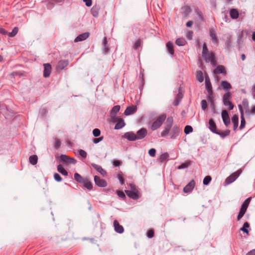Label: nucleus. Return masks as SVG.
Listing matches in <instances>:
<instances>
[{"mask_svg": "<svg viewBox=\"0 0 255 255\" xmlns=\"http://www.w3.org/2000/svg\"><path fill=\"white\" fill-rule=\"evenodd\" d=\"M202 56L206 63L210 62L213 66L217 65V60L214 53L213 52H209L205 43L203 45Z\"/></svg>", "mask_w": 255, "mask_h": 255, "instance_id": "f257e3e1", "label": "nucleus"}, {"mask_svg": "<svg viewBox=\"0 0 255 255\" xmlns=\"http://www.w3.org/2000/svg\"><path fill=\"white\" fill-rule=\"evenodd\" d=\"M131 190H126L128 196L133 200H137L139 198V193L137 190L136 186L133 184H129Z\"/></svg>", "mask_w": 255, "mask_h": 255, "instance_id": "f03ea898", "label": "nucleus"}, {"mask_svg": "<svg viewBox=\"0 0 255 255\" xmlns=\"http://www.w3.org/2000/svg\"><path fill=\"white\" fill-rule=\"evenodd\" d=\"M173 123V119L172 117H168L166 120L164 130L161 132V137H165L171 130Z\"/></svg>", "mask_w": 255, "mask_h": 255, "instance_id": "7ed1b4c3", "label": "nucleus"}, {"mask_svg": "<svg viewBox=\"0 0 255 255\" xmlns=\"http://www.w3.org/2000/svg\"><path fill=\"white\" fill-rule=\"evenodd\" d=\"M251 197L247 198L242 204L240 212L237 216V220L240 221L247 211L249 205L251 201Z\"/></svg>", "mask_w": 255, "mask_h": 255, "instance_id": "20e7f679", "label": "nucleus"}, {"mask_svg": "<svg viewBox=\"0 0 255 255\" xmlns=\"http://www.w3.org/2000/svg\"><path fill=\"white\" fill-rule=\"evenodd\" d=\"M166 117V116L165 114H162L158 117L156 120L152 123L151 126V129L152 130H155L160 127L163 122L165 120Z\"/></svg>", "mask_w": 255, "mask_h": 255, "instance_id": "39448f33", "label": "nucleus"}, {"mask_svg": "<svg viewBox=\"0 0 255 255\" xmlns=\"http://www.w3.org/2000/svg\"><path fill=\"white\" fill-rule=\"evenodd\" d=\"M231 92L228 91L225 94L223 97V102L224 105L228 107L229 110H232L234 108V105L231 101Z\"/></svg>", "mask_w": 255, "mask_h": 255, "instance_id": "423d86ee", "label": "nucleus"}, {"mask_svg": "<svg viewBox=\"0 0 255 255\" xmlns=\"http://www.w3.org/2000/svg\"><path fill=\"white\" fill-rule=\"evenodd\" d=\"M242 173V170L239 169L236 172L231 174L225 180V183L227 184H230L235 181Z\"/></svg>", "mask_w": 255, "mask_h": 255, "instance_id": "0eeeda50", "label": "nucleus"}, {"mask_svg": "<svg viewBox=\"0 0 255 255\" xmlns=\"http://www.w3.org/2000/svg\"><path fill=\"white\" fill-rule=\"evenodd\" d=\"M60 161L65 163L66 164H75L77 162L76 160L72 157H69L67 155L65 154H61L60 156Z\"/></svg>", "mask_w": 255, "mask_h": 255, "instance_id": "6e6552de", "label": "nucleus"}, {"mask_svg": "<svg viewBox=\"0 0 255 255\" xmlns=\"http://www.w3.org/2000/svg\"><path fill=\"white\" fill-rule=\"evenodd\" d=\"M181 133V129L177 126H174L170 132V138L176 139Z\"/></svg>", "mask_w": 255, "mask_h": 255, "instance_id": "1a4fd4ad", "label": "nucleus"}, {"mask_svg": "<svg viewBox=\"0 0 255 255\" xmlns=\"http://www.w3.org/2000/svg\"><path fill=\"white\" fill-rule=\"evenodd\" d=\"M112 119L114 122L117 123L115 127V129H121L125 126L126 124L123 119L115 117V118H113Z\"/></svg>", "mask_w": 255, "mask_h": 255, "instance_id": "9d476101", "label": "nucleus"}, {"mask_svg": "<svg viewBox=\"0 0 255 255\" xmlns=\"http://www.w3.org/2000/svg\"><path fill=\"white\" fill-rule=\"evenodd\" d=\"M94 181L97 186L100 187H105L107 186V183L105 180L100 178L96 175L94 176Z\"/></svg>", "mask_w": 255, "mask_h": 255, "instance_id": "9b49d317", "label": "nucleus"}, {"mask_svg": "<svg viewBox=\"0 0 255 255\" xmlns=\"http://www.w3.org/2000/svg\"><path fill=\"white\" fill-rule=\"evenodd\" d=\"M136 134L137 140H140L143 139L147 134V129L145 128H141L139 129Z\"/></svg>", "mask_w": 255, "mask_h": 255, "instance_id": "f8f14e48", "label": "nucleus"}, {"mask_svg": "<svg viewBox=\"0 0 255 255\" xmlns=\"http://www.w3.org/2000/svg\"><path fill=\"white\" fill-rule=\"evenodd\" d=\"M123 137L130 141L137 140L136 134L133 131H128L126 132L123 135Z\"/></svg>", "mask_w": 255, "mask_h": 255, "instance_id": "ddd939ff", "label": "nucleus"}, {"mask_svg": "<svg viewBox=\"0 0 255 255\" xmlns=\"http://www.w3.org/2000/svg\"><path fill=\"white\" fill-rule=\"evenodd\" d=\"M43 76L45 78L49 77L51 73L52 67L49 63L44 64Z\"/></svg>", "mask_w": 255, "mask_h": 255, "instance_id": "4468645a", "label": "nucleus"}, {"mask_svg": "<svg viewBox=\"0 0 255 255\" xmlns=\"http://www.w3.org/2000/svg\"><path fill=\"white\" fill-rule=\"evenodd\" d=\"M222 118L223 122L226 126H228L230 124V119L228 112L226 110H223L222 112Z\"/></svg>", "mask_w": 255, "mask_h": 255, "instance_id": "2eb2a0df", "label": "nucleus"}, {"mask_svg": "<svg viewBox=\"0 0 255 255\" xmlns=\"http://www.w3.org/2000/svg\"><path fill=\"white\" fill-rule=\"evenodd\" d=\"M195 185V182L194 180H192L187 184L183 188V191L185 193L191 192L194 189Z\"/></svg>", "mask_w": 255, "mask_h": 255, "instance_id": "dca6fc26", "label": "nucleus"}, {"mask_svg": "<svg viewBox=\"0 0 255 255\" xmlns=\"http://www.w3.org/2000/svg\"><path fill=\"white\" fill-rule=\"evenodd\" d=\"M239 110L240 111V114H241V125H240V128L242 129L244 128L246 124V121L244 118V110L243 109L242 106L240 105H238Z\"/></svg>", "mask_w": 255, "mask_h": 255, "instance_id": "f3484780", "label": "nucleus"}, {"mask_svg": "<svg viewBox=\"0 0 255 255\" xmlns=\"http://www.w3.org/2000/svg\"><path fill=\"white\" fill-rule=\"evenodd\" d=\"M205 87L207 91L208 94H213L212 87L208 76L205 77Z\"/></svg>", "mask_w": 255, "mask_h": 255, "instance_id": "a211bd4d", "label": "nucleus"}, {"mask_svg": "<svg viewBox=\"0 0 255 255\" xmlns=\"http://www.w3.org/2000/svg\"><path fill=\"white\" fill-rule=\"evenodd\" d=\"M89 35L90 33L88 32L81 34L79 35L77 37H76V38L74 40V42H78L85 40L89 37Z\"/></svg>", "mask_w": 255, "mask_h": 255, "instance_id": "6ab92c4d", "label": "nucleus"}, {"mask_svg": "<svg viewBox=\"0 0 255 255\" xmlns=\"http://www.w3.org/2000/svg\"><path fill=\"white\" fill-rule=\"evenodd\" d=\"M114 226L115 230L117 233L122 234L124 232V229L123 227L120 225L119 223L117 220L114 221Z\"/></svg>", "mask_w": 255, "mask_h": 255, "instance_id": "aec40b11", "label": "nucleus"}, {"mask_svg": "<svg viewBox=\"0 0 255 255\" xmlns=\"http://www.w3.org/2000/svg\"><path fill=\"white\" fill-rule=\"evenodd\" d=\"M136 111V106H129L127 108L124 112V114L126 116H128L134 113Z\"/></svg>", "mask_w": 255, "mask_h": 255, "instance_id": "412c9836", "label": "nucleus"}, {"mask_svg": "<svg viewBox=\"0 0 255 255\" xmlns=\"http://www.w3.org/2000/svg\"><path fill=\"white\" fill-rule=\"evenodd\" d=\"M183 98V94L181 92L180 88L179 89L178 93L176 95L175 99L173 102V104L176 106H178Z\"/></svg>", "mask_w": 255, "mask_h": 255, "instance_id": "4be33fe9", "label": "nucleus"}, {"mask_svg": "<svg viewBox=\"0 0 255 255\" xmlns=\"http://www.w3.org/2000/svg\"><path fill=\"white\" fill-rule=\"evenodd\" d=\"M207 99V100L210 104V107L213 110H215V104L214 103V97L213 94H208Z\"/></svg>", "mask_w": 255, "mask_h": 255, "instance_id": "5701e85b", "label": "nucleus"}, {"mask_svg": "<svg viewBox=\"0 0 255 255\" xmlns=\"http://www.w3.org/2000/svg\"><path fill=\"white\" fill-rule=\"evenodd\" d=\"M68 65V61L67 60H60L58 62L56 69L57 70H63Z\"/></svg>", "mask_w": 255, "mask_h": 255, "instance_id": "b1692460", "label": "nucleus"}, {"mask_svg": "<svg viewBox=\"0 0 255 255\" xmlns=\"http://www.w3.org/2000/svg\"><path fill=\"white\" fill-rule=\"evenodd\" d=\"M91 165L95 170H96L102 175L104 176L106 174V171L103 169L102 166L100 165H97L95 163H91Z\"/></svg>", "mask_w": 255, "mask_h": 255, "instance_id": "393cba45", "label": "nucleus"}, {"mask_svg": "<svg viewBox=\"0 0 255 255\" xmlns=\"http://www.w3.org/2000/svg\"><path fill=\"white\" fill-rule=\"evenodd\" d=\"M214 72L215 74H226L225 68L223 65L217 66V67L216 68V69L214 70Z\"/></svg>", "mask_w": 255, "mask_h": 255, "instance_id": "a878e982", "label": "nucleus"}, {"mask_svg": "<svg viewBox=\"0 0 255 255\" xmlns=\"http://www.w3.org/2000/svg\"><path fill=\"white\" fill-rule=\"evenodd\" d=\"M209 129L211 131L216 133L217 132L216 125L214 121L212 119H210L209 121Z\"/></svg>", "mask_w": 255, "mask_h": 255, "instance_id": "bb28decb", "label": "nucleus"}, {"mask_svg": "<svg viewBox=\"0 0 255 255\" xmlns=\"http://www.w3.org/2000/svg\"><path fill=\"white\" fill-rule=\"evenodd\" d=\"M210 36L211 38V40L215 44H217L218 42V38L216 36V32L213 28H210L209 30Z\"/></svg>", "mask_w": 255, "mask_h": 255, "instance_id": "cd10ccee", "label": "nucleus"}, {"mask_svg": "<svg viewBox=\"0 0 255 255\" xmlns=\"http://www.w3.org/2000/svg\"><path fill=\"white\" fill-rule=\"evenodd\" d=\"M239 11L237 9L232 8L230 10V15L232 19H235L239 17Z\"/></svg>", "mask_w": 255, "mask_h": 255, "instance_id": "c85d7f7f", "label": "nucleus"}, {"mask_svg": "<svg viewBox=\"0 0 255 255\" xmlns=\"http://www.w3.org/2000/svg\"><path fill=\"white\" fill-rule=\"evenodd\" d=\"M83 185L84 187L88 189L89 190H91L93 189V184L91 181L87 178L84 180V182H83Z\"/></svg>", "mask_w": 255, "mask_h": 255, "instance_id": "c756f323", "label": "nucleus"}, {"mask_svg": "<svg viewBox=\"0 0 255 255\" xmlns=\"http://www.w3.org/2000/svg\"><path fill=\"white\" fill-rule=\"evenodd\" d=\"M166 47H167L168 53L170 55H173L174 53V50L173 43L170 41L166 43Z\"/></svg>", "mask_w": 255, "mask_h": 255, "instance_id": "7c9ffc66", "label": "nucleus"}, {"mask_svg": "<svg viewBox=\"0 0 255 255\" xmlns=\"http://www.w3.org/2000/svg\"><path fill=\"white\" fill-rule=\"evenodd\" d=\"M120 108L121 107L119 105H116L113 107L111 111V117L112 118L116 117L115 115L119 112Z\"/></svg>", "mask_w": 255, "mask_h": 255, "instance_id": "2f4dec72", "label": "nucleus"}, {"mask_svg": "<svg viewBox=\"0 0 255 255\" xmlns=\"http://www.w3.org/2000/svg\"><path fill=\"white\" fill-rule=\"evenodd\" d=\"M221 86L225 90H230L232 88L231 84L226 81H222L221 82Z\"/></svg>", "mask_w": 255, "mask_h": 255, "instance_id": "473e14b6", "label": "nucleus"}, {"mask_svg": "<svg viewBox=\"0 0 255 255\" xmlns=\"http://www.w3.org/2000/svg\"><path fill=\"white\" fill-rule=\"evenodd\" d=\"M74 179L78 182L81 184L84 182L86 178H83L80 174L78 173H75L74 175Z\"/></svg>", "mask_w": 255, "mask_h": 255, "instance_id": "72a5a7b5", "label": "nucleus"}, {"mask_svg": "<svg viewBox=\"0 0 255 255\" xmlns=\"http://www.w3.org/2000/svg\"><path fill=\"white\" fill-rule=\"evenodd\" d=\"M99 9V7L97 6H94L91 8V12L94 17H96L98 16Z\"/></svg>", "mask_w": 255, "mask_h": 255, "instance_id": "f704fd0d", "label": "nucleus"}, {"mask_svg": "<svg viewBox=\"0 0 255 255\" xmlns=\"http://www.w3.org/2000/svg\"><path fill=\"white\" fill-rule=\"evenodd\" d=\"M186 43L187 42L184 38H178L175 41L176 44L179 46H184Z\"/></svg>", "mask_w": 255, "mask_h": 255, "instance_id": "c9c22d12", "label": "nucleus"}, {"mask_svg": "<svg viewBox=\"0 0 255 255\" xmlns=\"http://www.w3.org/2000/svg\"><path fill=\"white\" fill-rule=\"evenodd\" d=\"M38 157L36 155H31L29 158V161L32 165H35L37 163Z\"/></svg>", "mask_w": 255, "mask_h": 255, "instance_id": "e433bc0d", "label": "nucleus"}, {"mask_svg": "<svg viewBox=\"0 0 255 255\" xmlns=\"http://www.w3.org/2000/svg\"><path fill=\"white\" fill-rule=\"evenodd\" d=\"M191 164L190 160H187L184 163H181L178 167V169H182L188 167Z\"/></svg>", "mask_w": 255, "mask_h": 255, "instance_id": "4c0bfd02", "label": "nucleus"}, {"mask_svg": "<svg viewBox=\"0 0 255 255\" xmlns=\"http://www.w3.org/2000/svg\"><path fill=\"white\" fill-rule=\"evenodd\" d=\"M232 123L234 125V128L236 129L238 126L239 118L236 115L233 116L232 119Z\"/></svg>", "mask_w": 255, "mask_h": 255, "instance_id": "58836bf2", "label": "nucleus"}, {"mask_svg": "<svg viewBox=\"0 0 255 255\" xmlns=\"http://www.w3.org/2000/svg\"><path fill=\"white\" fill-rule=\"evenodd\" d=\"M57 170L59 172H60L64 176L68 175V172L64 168L63 166L61 164H59L57 166Z\"/></svg>", "mask_w": 255, "mask_h": 255, "instance_id": "ea45409f", "label": "nucleus"}, {"mask_svg": "<svg viewBox=\"0 0 255 255\" xmlns=\"http://www.w3.org/2000/svg\"><path fill=\"white\" fill-rule=\"evenodd\" d=\"M230 130L229 129H227V130H226L224 131H222V132L217 131V132L216 133V134L220 135V136L223 138H225V137H226L227 136L229 135L230 134Z\"/></svg>", "mask_w": 255, "mask_h": 255, "instance_id": "a19ab883", "label": "nucleus"}, {"mask_svg": "<svg viewBox=\"0 0 255 255\" xmlns=\"http://www.w3.org/2000/svg\"><path fill=\"white\" fill-rule=\"evenodd\" d=\"M169 157V154L167 152H164L162 153L159 157V160L161 162H163L164 161L167 160Z\"/></svg>", "mask_w": 255, "mask_h": 255, "instance_id": "79ce46f5", "label": "nucleus"}, {"mask_svg": "<svg viewBox=\"0 0 255 255\" xmlns=\"http://www.w3.org/2000/svg\"><path fill=\"white\" fill-rule=\"evenodd\" d=\"M196 78L198 81L200 82H202L204 80V77L203 73L201 71H198L197 72Z\"/></svg>", "mask_w": 255, "mask_h": 255, "instance_id": "37998d69", "label": "nucleus"}, {"mask_svg": "<svg viewBox=\"0 0 255 255\" xmlns=\"http://www.w3.org/2000/svg\"><path fill=\"white\" fill-rule=\"evenodd\" d=\"M249 227H250L249 223L248 222H245L243 226L240 229V230L241 231H242L243 232H244V233H246L247 234H249V231H248V230L247 228H249Z\"/></svg>", "mask_w": 255, "mask_h": 255, "instance_id": "c03bdc74", "label": "nucleus"}, {"mask_svg": "<svg viewBox=\"0 0 255 255\" xmlns=\"http://www.w3.org/2000/svg\"><path fill=\"white\" fill-rule=\"evenodd\" d=\"M212 180V178L210 176L208 175L206 176L203 179V184L205 185H208L209 183L211 182Z\"/></svg>", "mask_w": 255, "mask_h": 255, "instance_id": "a18cd8bd", "label": "nucleus"}, {"mask_svg": "<svg viewBox=\"0 0 255 255\" xmlns=\"http://www.w3.org/2000/svg\"><path fill=\"white\" fill-rule=\"evenodd\" d=\"M193 128L190 126H186L184 128V132L186 134H188L193 131Z\"/></svg>", "mask_w": 255, "mask_h": 255, "instance_id": "49530a36", "label": "nucleus"}, {"mask_svg": "<svg viewBox=\"0 0 255 255\" xmlns=\"http://www.w3.org/2000/svg\"><path fill=\"white\" fill-rule=\"evenodd\" d=\"M242 105H241L242 106V108L243 107L244 108H247L249 107V103L248 101V100L246 98H245L243 100L242 102Z\"/></svg>", "mask_w": 255, "mask_h": 255, "instance_id": "de8ad7c7", "label": "nucleus"}, {"mask_svg": "<svg viewBox=\"0 0 255 255\" xmlns=\"http://www.w3.org/2000/svg\"><path fill=\"white\" fill-rule=\"evenodd\" d=\"M61 142L60 139L57 138H55L54 147L55 149H58L61 146Z\"/></svg>", "mask_w": 255, "mask_h": 255, "instance_id": "09e8293b", "label": "nucleus"}, {"mask_svg": "<svg viewBox=\"0 0 255 255\" xmlns=\"http://www.w3.org/2000/svg\"><path fill=\"white\" fill-rule=\"evenodd\" d=\"M18 29L17 27H15L12 30L11 32L8 33V36L9 37H13L18 32Z\"/></svg>", "mask_w": 255, "mask_h": 255, "instance_id": "8fccbe9b", "label": "nucleus"}, {"mask_svg": "<svg viewBox=\"0 0 255 255\" xmlns=\"http://www.w3.org/2000/svg\"><path fill=\"white\" fill-rule=\"evenodd\" d=\"M201 105L202 109L203 111H206L207 109V103L205 100H202L201 102Z\"/></svg>", "mask_w": 255, "mask_h": 255, "instance_id": "3c124183", "label": "nucleus"}, {"mask_svg": "<svg viewBox=\"0 0 255 255\" xmlns=\"http://www.w3.org/2000/svg\"><path fill=\"white\" fill-rule=\"evenodd\" d=\"M232 42V38L231 36H229L227 37V40L226 41V45L228 49H230L231 47V43Z\"/></svg>", "mask_w": 255, "mask_h": 255, "instance_id": "603ef678", "label": "nucleus"}, {"mask_svg": "<svg viewBox=\"0 0 255 255\" xmlns=\"http://www.w3.org/2000/svg\"><path fill=\"white\" fill-rule=\"evenodd\" d=\"M78 153L79 155L83 158H86L87 157V153L85 150L83 149H79L78 150Z\"/></svg>", "mask_w": 255, "mask_h": 255, "instance_id": "864d4df0", "label": "nucleus"}, {"mask_svg": "<svg viewBox=\"0 0 255 255\" xmlns=\"http://www.w3.org/2000/svg\"><path fill=\"white\" fill-rule=\"evenodd\" d=\"M93 134L94 136L98 137L101 134V131L99 128H95L93 130Z\"/></svg>", "mask_w": 255, "mask_h": 255, "instance_id": "5fc2aeb1", "label": "nucleus"}, {"mask_svg": "<svg viewBox=\"0 0 255 255\" xmlns=\"http://www.w3.org/2000/svg\"><path fill=\"white\" fill-rule=\"evenodd\" d=\"M154 232L153 230H149L146 233V236L149 238H152L154 237Z\"/></svg>", "mask_w": 255, "mask_h": 255, "instance_id": "6e6d98bb", "label": "nucleus"}, {"mask_svg": "<svg viewBox=\"0 0 255 255\" xmlns=\"http://www.w3.org/2000/svg\"><path fill=\"white\" fill-rule=\"evenodd\" d=\"M117 195L119 198L125 199L126 198V195L122 191H117Z\"/></svg>", "mask_w": 255, "mask_h": 255, "instance_id": "4d7b16f0", "label": "nucleus"}, {"mask_svg": "<svg viewBox=\"0 0 255 255\" xmlns=\"http://www.w3.org/2000/svg\"><path fill=\"white\" fill-rule=\"evenodd\" d=\"M141 44V41L140 39H138L136 41L134 44L133 46V47L134 49H137L139 48Z\"/></svg>", "mask_w": 255, "mask_h": 255, "instance_id": "13d9d810", "label": "nucleus"}, {"mask_svg": "<svg viewBox=\"0 0 255 255\" xmlns=\"http://www.w3.org/2000/svg\"><path fill=\"white\" fill-rule=\"evenodd\" d=\"M54 179L58 181V182H60L62 181V179L61 178V177L60 176V175L57 173H55L54 174Z\"/></svg>", "mask_w": 255, "mask_h": 255, "instance_id": "bf43d9fd", "label": "nucleus"}, {"mask_svg": "<svg viewBox=\"0 0 255 255\" xmlns=\"http://www.w3.org/2000/svg\"><path fill=\"white\" fill-rule=\"evenodd\" d=\"M148 154L151 157H154L156 154V150L154 148H151L148 151Z\"/></svg>", "mask_w": 255, "mask_h": 255, "instance_id": "052dcab7", "label": "nucleus"}, {"mask_svg": "<svg viewBox=\"0 0 255 255\" xmlns=\"http://www.w3.org/2000/svg\"><path fill=\"white\" fill-rule=\"evenodd\" d=\"M117 177L119 180L121 185H124L125 183V179L123 178V176L121 174H119L117 176Z\"/></svg>", "mask_w": 255, "mask_h": 255, "instance_id": "680f3d73", "label": "nucleus"}, {"mask_svg": "<svg viewBox=\"0 0 255 255\" xmlns=\"http://www.w3.org/2000/svg\"><path fill=\"white\" fill-rule=\"evenodd\" d=\"M103 138H104L103 136H101V137H99L98 138H94L93 140V142L94 143L97 144V143H99V142L101 141L103 139Z\"/></svg>", "mask_w": 255, "mask_h": 255, "instance_id": "e2e57ef3", "label": "nucleus"}, {"mask_svg": "<svg viewBox=\"0 0 255 255\" xmlns=\"http://www.w3.org/2000/svg\"><path fill=\"white\" fill-rule=\"evenodd\" d=\"M113 164L115 167H118L122 164V162L118 160H114Z\"/></svg>", "mask_w": 255, "mask_h": 255, "instance_id": "0e129e2a", "label": "nucleus"}, {"mask_svg": "<svg viewBox=\"0 0 255 255\" xmlns=\"http://www.w3.org/2000/svg\"><path fill=\"white\" fill-rule=\"evenodd\" d=\"M83 1L85 2V4L87 6H91L92 4V0H83Z\"/></svg>", "mask_w": 255, "mask_h": 255, "instance_id": "69168bd1", "label": "nucleus"}, {"mask_svg": "<svg viewBox=\"0 0 255 255\" xmlns=\"http://www.w3.org/2000/svg\"><path fill=\"white\" fill-rule=\"evenodd\" d=\"M193 32L192 31H188L187 33L186 36L187 38L189 40L191 39L192 38Z\"/></svg>", "mask_w": 255, "mask_h": 255, "instance_id": "338daca9", "label": "nucleus"}, {"mask_svg": "<svg viewBox=\"0 0 255 255\" xmlns=\"http://www.w3.org/2000/svg\"><path fill=\"white\" fill-rule=\"evenodd\" d=\"M39 113L42 116H43L47 113V111L46 109L43 108L40 110Z\"/></svg>", "mask_w": 255, "mask_h": 255, "instance_id": "774afa93", "label": "nucleus"}]
</instances>
